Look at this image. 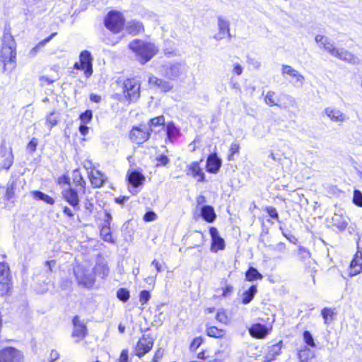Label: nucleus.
<instances>
[{"label":"nucleus","instance_id":"obj_6","mask_svg":"<svg viewBox=\"0 0 362 362\" xmlns=\"http://www.w3.org/2000/svg\"><path fill=\"white\" fill-rule=\"evenodd\" d=\"M23 355L17 349L8 346L0 351V362H23Z\"/></svg>","mask_w":362,"mask_h":362},{"label":"nucleus","instance_id":"obj_19","mask_svg":"<svg viewBox=\"0 0 362 362\" xmlns=\"http://www.w3.org/2000/svg\"><path fill=\"white\" fill-rule=\"evenodd\" d=\"M218 33L214 35V38L216 40L219 41L226 37V33L230 31V23L228 20L223 18L222 16H218Z\"/></svg>","mask_w":362,"mask_h":362},{"label":"nucleus","instance_id":"obj_31","mask_svg":"<svg viewBox=\"0 0 362 362\" xmlns=\"http://www.w3.org/2000/svg\"><path fill=\"white\" fill-rule=\"evenodd\" d=\"M314 356V351L307 346H304L298 351V358L300 362H310Z\"/></svg>","mask_w":362,"mask_h":362},{"label":"nucleus","instance_id":"obj_26","mask_svg":"<svg viewBox=\"0 0 362 362\" xmlns=\"http://www.w3.org/2000/svg\"><path fill=\"white\" fill-rule=\"evenodd\" d=\"M125 28L128 33L132 35H136L144 30L142 23L136 20L127 22Z\"/></svg>","mask_w":362,"mask_h":362},{"label":"nucleus","instance_id":"obj_5","mask_svg":"<svg viewBox=\"0 0 362 362\" xmlns=\"http://www.w3.org/2000/svg\"><path fill=\"white\" fill-rule=\"evenodd\" d=\"M74 275L78 285L86 288H91L95 283L94 275L88 270L78 267L74 270Z\"/></svg>","mask_w":362,"mask_h":362},{"label":"nucleus","instance_id":"obj_42","mask_svg":"<svg viewBox=\"0 0 362 362\" xmlns=\"http://www.w3.org/2000/svg\"><path fill=\"white\" fill-rule=\"evenodd\" d=\"M0 296H11V281L0 280Z\"/></svg>","mask_w":362,"mask_h":362},{"label":"nucleus","instance_id":"obj_53","mask_svg":"<svg viewBox=\"0 0 362 362\" xmlns=\"http://www.w3.org/2000/svg\"><path fill=\"white\" fill-rule=\"evenodd\" d=\"M321 315L325 320V323L327 324L328 320L333 319L334 312L331 308H325L321 311Z\"/></svg>","mask_w":362,"mask_h":362},{"label":"nucleus","instance_id":"obj_3","mask_svg":"<svg viewBox=\"0 0 362 362\" xmlns=\"http://www.w3.org/2000/svg\"><path fill=\"white\" fill-rule=\"evenodd\" d=\"M125 19L122 13L117 11H110L104 19L105 28L113 34L119 33L124 28Z\"/></svg>","mask_w":362,"mask_h":362},{"label":"nucleus","instance_id":"obj_30","mask_svg":"<svg viewBox=\"0 0 362 362\" xmlns=\"http://www.w3.org/2000/svg\"><path fill=\"white\" fill-rule=\"evenodd\" d=\"M90 182L95 187H100L103 185L106 177L100 171L96 170L95 173H92L90 177Z\"/></svg>","mask_w":362,"mask_h":362},{"label":"nucleus","instance_id":"obj_43","mask_svg":"<svg viewBox=\"0 0 362 362\" xmlns=\"http://www.w3.org/2000/svg\"><path fill=\"white\" fill-rule=\"evenodd\" d=\"M100 236L103 240L110 243H115V240L112 237L110 227L108 226H103L100 229Z\"/></svg>","mask_w":362,"mask_h":362},{"label":"nucleus","instance_id":"obj_10","mask_svg":"<svg viewBox=\"0 0 362 362\" xmlns=\"http://www.w3.org/2000/svg\"><path fill=\"white\" fill-rule=\"evenodd\" d=\"M183 71L184 66L178 62L168 63L163 65L162 67L163 74L170 79H175L179 77Z\"/></svg>","mask_w":362,"mask_h":362},{"label":"nucleus","instance_id":"obj_15","mask_svg":"<svg viewBox=\"0 0 362 362\" xmlns=\"http://www.w3.org/2000/svg\"><path fill=\"white\" fill-rule=\"evenodd\" d=\"M117 84L119 87H122L123 90H140L141 88L140 81L136 77L127 79L119 78Z\"/></svg>","mask_w":362,"mask_h":362},{"label":"nucleus","instance_id":"obj_60","mask_svg":"<svg viewBox=\"0 0 362 362\" xmlns=\"http://www.w3.org/2000/svg\"><path fill=\"white\" fill-rule=\"evenodd\" d=\"M151 294L148 291L143 290L139 295V301L142 305L146 304L150 299Z\"/></svg>","mask_w":362,"mask_h":362},{"label":"nucleus","instance_id":"obj_58","mask_svg":"<svg viewBox=\"0 0 362 362\" xmlns=\"http://www.w3.org/2000/svg\"><path fill=\"white\" fill-rule=\"evenodd\" d=\"M203 339L202 337H195L190 344L189 349L192 351H195L202 344Z\"/></svg>","mask_w":362,"mask_h":362},{"label":"nucleus","instance_id":"obj_55","mask_svg":"<svg viewBox=\"0 0 362 362\" xmlns=\"http://www.w3.org/2000/svg\"><path fill=\"white\" fill-rule=\"evenodd\" d=\"M38 144V141L36 138H33L29 143L26 146L27 151L29 152V153L33 154L37 148Z\"/></svg>","mask_w":362,"mask_h":362},{"label":"nucleus","instance_id":"obj_9","mask_svg":"<svg viewBox=\"0 0 362 362\" xmlns=\"http://www.w3.org/2000/svg\"><path fill=\"white\" fill-rule=\"evenodd\" d=\"M0 156L4 158L2 161V167L8 170L13 163V154L11 146H8L5 139H3L0 146Z\"/></svg>","mask_w":362,"mask_h":362},{"label":"nucleus","instance_id":"obj_2","mask_svg":"<svg viewBox=\"0 0 362 362\" xmlns=\"http://www.w3.org/2000/svg\"><path fill=\"white\" fill-rule=\"evenodd\" d=\"M16 43L11 33L4 32L3 35L2 47L0 58L4 64V66H11L14 68L16 58Z\"/></svg>","mask_w":362,"mask_h":362},{"label":"nucleus","instance_id":"obj_4","mask_svg":"<svg viewBox=\"0 0 362 362\" xmlns=\"http://www.w3.org/2000/svg\"><path fill=\"white\" fill-rule=\"evenodd\" d=\"M155 338L151 334H144L136 343L134 354L141 358L148 353L153 348Z\"/></svg>","mask_w":362,"mask_h":362},{"label":"nucleus","instance_id":"obj_57","mask_svg":"<svg viewBox=\"0 0 362 362\" xmlns=\"http://www.w3.org/2000/svg\"><path fill=\"white\" fill-rule=\"evenodd\" d=\"M127 104L136 102L140 97V92H127Z\"/></svg>","mask_w":362,"mask_h":362},{"label":"nucleus","instance_id":"obj_25","mask_svg":"<svg viewBox=\"0 0 362 362\" xmlns=\"http://www.w3.org/2000/svg\"><path fill=\"white\" fill-rule=\"evenodd\" d=\"M148 130L150 132L157 133L160 131V129H157V128L164 129L165 127V117L163 115L156 117L154 118L151 119L148 123Z\"/></svg>","mask_w":362,"mask_h":362},{"label":"nucleus","instance_id":"obj_14","mask_svg":"<svg viewBox=\"0 0 362 362\" xmlns=\"http://www.w3.org/2000/svg\"><path fill=\"white\" fill-rule=\"evenodd\" d=\"M209 233L211 238V250L214 252H216L219 250H223L225 248V241L223 238L219 235L217 228L211 227L209 228Z\"/></svg>","mask_w":362,"mask_h":362},{"label":"nucleus","instance_id":"obj_12","mask_svg":"<svg viewBox=\"0 0 362 362\" xmlns=\"http://www.w3.org/2000/svg\"><path fill=\"white\" fill-rule=\"evenodd\" d=\"M80 64L78 63H76L74 64V68H77L78 66H81L82 69L84 70V73L86 76H89L93 73V69H92V61L93 57L91 56V54L89 51L84 50L81 52L80 54Z\"/></svg>","mask_w":362,"mask_h":362},{"label":"nucleus","instance_id":"obj_16","mask_svg":"<svg viewBox=\"0 0 362 362\" xmlns=\"http://www.w3.org/2000/svg\"><path fill=\"white\" fill-rule=\"evenodd\" d=\"M127 180L132 187L136 188L144 184L145 177L136 170H129L127 174Z\"/></svg>","mask_w":362,"mask_h":362},{"label":"nucleus","instance_id":"obj_32","mask_svg":"<svg viewBox=\"0 0 362 362\" xmlns=\"http://www.w3.org/2000/svg\"><path fill=\"white\" fill-rule=\"evenodd\" d=\"M257 288L255 285H252L247 290L243 293L242 303L245 305L250 303L257 293Z\"/></svg>","mask_w":362,"mask_h":362},{"label":"nucleus","instance_id":"obj_64","mask_svg":"<svg viewBox=\"0 0 362 362\" xmlns=\"http://www.w3.org/2000/svg\"><path fill=\"white\" fill-rule=\"evenodd\" d=\"M72 284L71 280L68 278H62L60 280L59 286L62 290H66L71 288Z\"/></svg>","mask_w":362,"mask_h":362},{"label":"nucleus","instance_id":"obj_41","mask_svg":"<svg viewBox=\"0 0 362 362\" xmlns=\"http://www.w3.org/2000/svg\"><path fill=\"white\" fill-rule=\"evenodd\" d=\"M123 37H124V35H119L117 37H114L109 33L103 34L102 40L105 44H106L107 45L114 46V45H117L123 38Z\"/></svg>","mask_w":362,"mask_h":362},{"label":"nucleus","instance_id":"obj_46","mask_svg":"<svg viewBox=\"0 0 362 362\" xmlns=\"http://www.w3.org/2000/svg\"><path fill=\"white\" fill-rule=\"evenodd\" d=\"M16 182L14 181L8 182L5 194V198L11 200L15 195Z\"/></svg>","mask_w":362,"mask_h":362},{"label":"nucleus","instance_id":"obj_23","mask_svg":"<svg viewBox=\"0 0 362 362\" xmlns=\"http://www.w3.org/2000/svg\"><path fill=\"white\" fill-rule=\"evenodd\" d=\"M334 57L351 64H359V59L344 48L338 49Z\"/></svg>","mask_w":362,"mask_h":362},{"label":"nucleus","instance_id":"obj_22","mask_svg":"<svg viewBox=\"0 0 362 362\" xmlns=\"http://www.w3.org/2000/svg\"><path fill=\"white\" fill-rule=\"evenodd\" d=\"M166 142L173 143L181 136L180 129L176 127L173 122H168L165 126Z\"/></svg>","mask_w":362,"mask_h":362},{"label":"nucleus","instance_id":"obj_63","mask_svg":"<svg viewBox=\"0 0 362 362\" xmlns=\"http://www.w3.org/2000/svg\"><path fill=\"white\" fill-rule=\"evenodd\" d=\"M156 160L158 161V163L156 164L157 167L165 166L170 162L169 158L165 155H160L156 158Z\"/></svg>","mask_w":362,"mask_h":362},{"label":"nucleus","instance_id":"obj_33","mask_svg":"<svg viewBox=\"0 0 362 362\" xmlns=\"http://www.w3.org/2000/svg\"><path fill=\"white\" fill-rule=\"evenodd\" d=\"M206 334L210 337L221 339L226 334V330L218 329L215 326H207L206 329Z\"/></svg>","mask_w":362,"mask_h":362},{"label":"nucleus","instance_id":"obj_7","mask_svg":"<svg viewBox=\"0 0 362 362\" xmlns=\"http://www.w3.org/2000/svg\"><path fill=\"white\" fill-rule=\"evenodd\" d=\"M133 127L129 132V139L134 143L137 144H142L150 139L151 132L148 127Z\"/></svg>","mask_w":362,"mask_h":362},{"label":"nucleus","instance_id":"obj_18","mask_svg":"<svg viewBox=\"0 0 362 362\" xmlns=\"http://www.w3.org/2000/svg\"><path fill=\"white\" fill-rule=\"evenodd\" d=\"M221 160L216 153L210 154L206 160V170L210 173H217L221 166Z\"/></svg>","mask_w":362,"mask_h":362},{"label":"nucleus","instance_id":"obj_61","mask_svg":"<svg viewBox=\"0 0 362 362\" xmlns=\"http://www.w3.org/2000/svg\"><path fill=\"white\" fill-rule=\"evenodd\" d=\"M240 148V146L237 143H232L230 147V154L228 156V160H233V155L238 153Z\"/></svg>","mask_w":362,"mask_h":362},{"label":"nucleus","instance_id":"obj_28","mask_svg":"<svg viewBox=\"0 0 362 362\" xmlns=\"http://www.w3.org/2000/svg\"><path fill=\"white\" fill-rule=\"evenodd\" d=\"M282 344V341H280L278 343L269 346L268 352L265 356L268 361L274 360L275 358L281 354Z\"/></svg>","mask_w":362,"mask_h":362},{"label":"nucleus","instance_id":"obj_39","mask_svg":"<svg viewBox=\"0 0 362 362\" xmlns=\"http://www.w3.org/2000/svg\"><path fill=\"white\" fill-rule=\"evenodd\" d=\"M59 119V113L55 111L51 112L46 117V125L51 129L58 124Z\"/></svg>","mask_w":362,"mask_h":362},{"label":"nucleus","instance_id":"obj_48","mask_svg":"<svg viewBox=\"0 0 362 362\" xmlns=\"http://www.w3.org/2000/svg\"><path fill=\"white\" fill-rule=\"evenodd\" d=\"M117 297L122 302H127L130 297L129 291L127 288H121L117 291Z\"/></svg>","mask_w":362,"mask_h":362},{"label":"nucleus","instance_id":"obj_37","mask_svg":"<svg viewBox=\"0 0 362 362\" xmlns=\"http://www.w3.org/2000/svg\"><path fill=\"white\" fill-rule=\"evenodd\" d=\"M264 101L270 106L279 105L281 99L278 95H276V92H267L264 95Z\"/></svg>","mask_w":362,"mask_h":362},{"label":"nucleus","instance_id":"obj_44","mask_svg":"<svg viewBox=\"0 0 362 362\" xmlns=\"http://www.w3.org/2000/svg\"><path fill=\"white\" fill-rule=\"evenodd\" d=\"M194 241L198 242L199 244H195L192 246H189L187 248V250L196 248V247H198L202 245L204 243V242L206 241V236L203 233H202L199 230H196V231H194Z\"/></svg>","mask_w":362,"mask_h":362},{"label":"nucleus","instance_id":"obj_35","mask_svg":"<svg viewBox=\"0 0 362 362\" xmlns=\"http://www.w3.org/2000/svg\"><path fill=\"white\" fill-rule=\"evenodd\" d=\"M262 278V274H260L258 270L253 267H250L247 271L245 272V279L247 281H252L255 280H261Z\"/></svg>","mask_w":362,"mask_h":362},{"label":"nucleus","instance_id":"obj_21","mask_svg":"<svg viewBox=\"0 0 362 362\" xmlns=\"http://www.w3.org/2000/svg\"><path fill=\"white\" fill-rule=\"evenodd\" d=\"M349 275L355 276L362 270V252L358 250L351 260L349 267Z\"/></svg>","mask_w":362,"mask_h":362},{"label":"nucleus","instance_id":"obj_52","mask_svg":"<svg viewBox=\"0 0 362 362\" xmlns=\"http://www.w3.org/2000/svg\"><path fill=\"white\" fill-rule=\"evenodd\" d=\"M93 118V112L90 110H87L85 112H82L80 116L79 119L81 121V123L84 124H88Z\"/></svg>","mask_w":362,"mask_h":362},{"label":"nucleus","instance_id":"obj_34","mask_svg":"<svg viewBox=\"0 0 362 362\" xmlns=\"http://www.w3.org/2000/svg\"><path fill=\"white\" fill-rule=\"evenodd\" d=\"M93 272L95 275L104 279L109 274V267L103 262H98L94 267Z\"/></svg>","mask_w":362,"mask_h":362},{"label":"nucleus","instance_id":"obj_36","mask_svg":"<svg viewBox=\"0 0 362 362\" xmlns=\"http://www.w3.org/2000/svg\"><path fill=\"white\" fill-rule=\"evenodd\" d=\"M73 182L76 186L79 187L81 189L84 190L86 188V182L82 177L79 170L76 169L72 173Z\"/></svg>","mask_w":362,"mask_h":362},{"label":"nucleus","instance_id":"obj_11","mask_svg":"<svg viewBox=\"0 0 362 362\" xmlns=\"http://www.w3.org/2000/svg\"><path fill=\"white\" fill-rule=\"evenodd\" d=\"M73 332L72 337L77 338L76 342L84 339L88 334V329L86 325L79 320V317L76 315L72 319Z\"/></svg>","mask_w":362,"mask_h":362},{"label":"nucleus","instance_id":"obj_13","mask_svg":"<svg viewBox=\"0 0 362 362\" xmlns=\"http://www.w3.org/2000/svg\"><path fill=\"white\" fill-rule=\"evenodd\" d=\"M271 330L272 326L268 327L265 325L255 323L249 328V333L254 338L263 339L270 333Z\"/></svg>","mask_w":362,"mask_h":362},{"label":"nucleus","instance_id":"obj_17","mask_svg":"<svg viewBox=\"0 0 362 362\" xmlns=\"http://www.w3.org/2000/svg\"><path fill=\"white\" fill-rule=\"evenodd\" d=\"M349 218L341 213H334L332 218V226L336 227L340 232L344 231L349 225Z\"/></svg>","mask_w":362,"mask_h":362},{"label":"nucleus","instance_id":"obj_50","mask_svg":"<svg viewBox=\"0 0 362 362\" xmlns=\"http://www.w3.org/2000/svg\"><path fill=\"white\" fill-rule=\"evenodd\" d=\"M163 306V304L159 305L156 308V311L158 313L155 315V319L153 320V323L157 325H161L165 320V316L163 313L160 311L161 308Z\"/></svg>","mask_w":362,"mask_h":362},{"label":"nucleus","instance_id":"obj_8","mask_svg":"<svg viewBox=\"0 0 362 362\" xmlns=\"http://www.w3.org/2000/svg\"><path fill=\"white\" fill-rule=\"evenodd\" d=\"M62 198L71 206L74 211L80 210V199L76 189L71 187L64 189L62 192Z\"/></svg>","mask_w":362,"mask_h":362},{"label":"nucleus","instance_id":"obj_49","mask_svg":"<svg viewBox=\"0 0 362 362\" xmlns=\"http://www.w3.org/2000/svg\"><path fill=\"white\" fill-rule=\"evenodd\" d=\"M267 248H269L270 250L276 251L279 253H284L286 250V244L284 243H279L276 245H266Z\"/></svg>","mask_w":362,"mask_h":362},{"label":"nucleus","instance_id":"obj_54","mask_svg":"<svg viewBox=\"0 0 362 362\" xmlns=\"http://www.w3.org/2000/svg\"><path fill=\"white\" fill-rule=\"evenodd\" d=\"M353 203L359 207H362V192L358 189H354V191Z\"/></svg>","mask_w":362,"mask_h":362},{"label":"nucleus","instance_id":"obj_59","mask_svg":"<svg viewBox=\"0 0 362 362\" xmlns=\"http://www.w3.org/2000/svg\"><path fill=\"white\" fill-rule=\"evenodd\" d=\"M279 229L281 230L282 235L291 243L296 244L298 243L297 238L292 235L291 233L286 232L284 229L280 226Z\"/></svg>","mask_w":362,"mask_h":362},{"label":"nucleus","instance_id":"obj_56","mask_svg":"<svg viewBox=\"0 0 362 362\" xmlns=\"http://www.w3.org/2000/svg\"><path fill=\"white\" fill-rule=\"evenodd\" d=\"M59 75L57 72H55L54 75H52L50 77L49 76H41L40 78V81L42 84H44L45 83L47 84H51L54 81H55L57 79H58Z\"/></svg>","mask_w":362,"mask_h":362},{"label":"nucleus","instance_id":"obj_24","mask_svg":"<svg viewBox=\"0 0 362 362\" xmlns=\"http://www.w3.org/2000/svg\"><path fill=\"white\" fill-rule=\"evenodd\" d=\"M199 211L200 216L207 223H213L215 221L216 215L212 206L203 205L200 207Z\"/></svg>","mask_w":362,"mask_h":362},{"label":"nucleus","instance_id":"obj_1","mask_svg":"<svg viewBox=\"0 0 362 362\" xmlns=\"http://www.w3.org/2000/svg\"><path fill=\"white\" fill-rule=\"evenodd\" d=\"M128 47L135 54L136 60L141 64L149 62L158 52L154 44L139 39L133 40L129 43Z\"/></svg>","mask_w":362,"mask_h":362},{"label":"nucleus","instance_id":"obj_45","mask_svg":"<svg viewBox=\"0 0 362 362\" xmlns=\"http://www.w3.org/2000/svg\"><path fill=\"white\" fill-rule=\"evenodd\" d=\"M320 47L327 51L333 57H334L335 54L337 53L338 49L334 47V44L330 41L329 38L326 40V42H323Z\"/></svg>","mask_w":362,"mask_h":362},{"label":"nucleus","instance_id":"obj_20","mask_svg":"<svg viewBox=\"0 0 362 362\" xmlns=\"http://www.w3.org/2000/svg\"><path fill=\"white\" fill-rule=\"evenodd\" d=\"M187 175H191L193 177L197 178L198 182H204L205 180V175L202 170L199 162L194 161L187 166Z\"/></svg>","mask_w":362,"mask_h":362},{"label":"nucleus","instance_id":"obj_47","mask_svg":"<svg viewBox=\"0 0 362 362\" xmlns=\"http://www.w3.org/2000/svg\"><path fill=\"white\" fill-rule=\"evenodd\" d=\"M303 340L305 343L312 348L316 347V344L315 342L313 334L308 330H305L303 333Z\"/></svg>","mask_w":362,"mask_h":362},{"label":"nucleus","instance_id":"obj_51","mask_svg":"<svg viewBox=\"0 0 362 362\" xmlns=\"http://www.w3.org/2000/svg\"><path fill=\"white\" fill-rule=\"evenodd\" d=\"M298 256L301 261H305L310 257V253L305 247L300 246L298 250Z\"/></svg>","mask_w":362,"mask_h":362},{"label":"nucleus","instance_id":"obj_62","mask_svg":"<svg viewBox=\"0 0 362 362\" xmlns=\"http://www.w3.org/2000/svg\"><path fill=\"white\" fill-rule=\"evenodd\" d=\"M216 319L219 322L226 324L228 322V316L226 314V313L223 310H219L216 315Z\"/></svg>","mask_w":362,"mask_h":362},{"label":"nucleus","instance_id":"obj_38","mask_svg":"<svg viewBox=\"0 0 362 362\" xmlns=\"http://www.w3.org/2000/svg\"><path fill=\"white\" fill-rule=\"evenodd\" d=\"M327 115L334 122H342L344 120V115L338 110H335L331 108L325 109Z\"/></svg>","mask_w":362,"mask_h":362},{"label":"nucleus","instance_id":"obj_27","mask_svg":"<svg viewBox=\"0 0 362 362\" xmlns=\"http://www.w3.org/2000/svg\"><path fill=\"white\" fill-rule=\"evenodd\" d=\"M148 81L151 88H161L163 90H168L167 89H171L168 82H166L154 76H150L148 77Z\"/></svg>","mask_w":362,"mask_h":362},{"label":"nucleus","instance_id":"obj_29","mask_svg":"<svg viewBox=\"0 0 362 362\" xmlns=\"http://www.w3.org/2000/svg\"><path fill=\"white\" fill-rule=\"evenodd\" d=\"M282 73L283 74H287L290 76L291 78L296 79V82H299L300 83H302V81L304 78L303 76L300 74L297 70L294 69L288 65H283Z\"/></svg>","mask_w":362,"mask_h":362},{"label":"nucleus","instance_id":"obj_40","mask_svg":"<svg viewBox=\"0 0 362 362\" xmlns=\"http://www.w3.org/2000/svg\"><path fill=\"white\" fill-rule=\"evenodd\" d=\"M0 280L11 281L9 266L5 262H0Z\"/></svg>","mask_w":362,"mask_h":362}]
</instances>
